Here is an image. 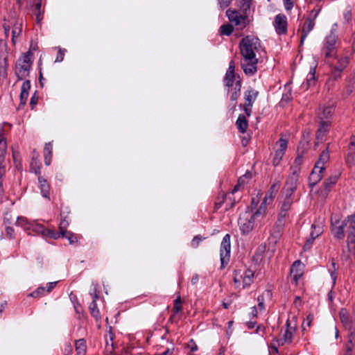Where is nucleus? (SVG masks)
I'll return each instance as SVG.
<instances>
[{"instance_id":"obj_1","label":"nucleus","mask_w":355,"mask_h":355,"mask_svg":"<svg viewBox=\"0 0 355 355\" xmlns=\"http://www.w3.org/2000/svg\"><path fill=\"white\" fill-rule=\"evenodd\" d=\"M239 49L243 56L241 65L244 73L247 76H253L257 71L256 54L262 50L260 40L253 35H247L240 41Z\"/></svg>"},{"instance_id":"obj_2","label":"nucleus","mask_w":355,"mask_h":355,"mask_svg":"<svg viewBox=\"0 0 355 355\" xmlns=\"http://www.w3.org/2000/svg\"><path fill=\"white\" fill-rule=\"evenodd\" d=\"M33 53L31 51L22 53L17 60L15 67V73L18 80H24L29 76L33 64L32 57Z\"/></svg>"},{"instance_id":"obj_3","label":"nucleus","mask_w":355,"mask_h":355,"mask_svg":"<svg viewBox=\"0 0 355 355\" xmlns=\"http://www.w3.org/2000/svg\"><path fill=\"white\" fill-rule=\"evenodd\" d=\"M338 46V36L331 31L324 39L321 53L326 58H336Z\"/></svg>"},{"instance_id":"obj_4","label":"nucleus","mask_w":355,"mask_h":355,"mask_svg":"<svg viewBox=\"0 0 355 355\" xmlns=\"http://www.w3.org/2000/svg\"><path fill=\"white\" fill-rule=\"evenodd\" d=\"M226 15L229 20L238 27V30H243L249 23L247 14L243 12L241 14L236 9H228L226 11Z\"/></svg>"},{"instance_id":"obj_5","label":"nucleus","mask_w":355,"mask_h":355,"mask_svg":"<svg viewBox=\"0 0 355 355\" xmlns=\"http://www.w3.org/2000/svg\"><path fill=\"white\" fill-rule=\"evenodd\" d=\"M230 235L227 234L223 238L220 248V268L223 269L228 264L230 258Z\"/></svg>"},{"instance_id":"obj_6","label":"nucleus","mask_w":355,"mask_h":355,"mask_svg":"<svg viewBox=\"0 0 355 355\" xmlns=\"http://www.w3.org/2000/svg\"><path fill=\"white\" fill-rule=\"evenodd\" d=\"M254 215L252 211H245L239 218V225L243 234H248L254 226Z\"/></svg>"},{"instance_id":"obj_7","label":"nucleus","mask_w":355,"mask_h":355,"mask_svg":"<svg viewBox=\"0 0 355 355\" xmlns=\"http://www.w3.org/2000/svg\"><path fill=\"white\" fill-rule=\"evenodd\" d=\"M254 272L250 269H247L244 275L241 274L240 270L234 271V282L235 284L240 285L241 281H243V288H248L254 281Z\"/></svg>"},{"instance_id":"obj_8","label":"nucleus","mask_w":355,"mask_h":355,"mask_svg":"<svg viewBox=\"0 0 355 355\" xmlns=\"http://www.w3.org/2000/svg\"><path fill=\"white\" fill-rule=\"evenodd\" d=\"M259 95V92L250 88L244 93L245 103L240 104L239 107L243 109L247 116H250L252 112V107Z\"/></svg>"},{"instance_id":"obj_9","label":"nucleus","mask_w":355,"mask_h":355,"mask_svg":"<svg viewBox=\"0 0 355 355\" xmlns=\"http://www.w3.org/2000/svg\"><path fill=\"white\" fill-rule=\"evenodd\" d=\"M341 322L347 330L348 334L355 333V316L351 315L346 309H341L339 312Z\"/></svg>"},{"instance_id":"obj_10","label":"nucleus","mask_w":355,"mask_h":355,"mask_svg":"<svg viewBox=\"0 0 355 355\" xmlns=\"http://www.w3.org/2000/svg\"><path fill=\"white\" fill-rule=\"evenodd\" d=\"M298 178L299 175L297 174V170H293L291 175H290L287 178L285 183L284 189L286 192V196L292 198L293 193L296 191L297 187Z\"/></svg>"},{"instance_id":"obj_11","label":"nucleus","mask_w":355,"mask_h":355,"mask_svg":"<svg viewBox=\"0 0 355 355\" xmlns=\"http://www.w3.org/2000/svg\"><path fill=\"white\" fill-rule=\"evenodd\" d=\"M345 225L347 230V242L350 244L355 243V214L348 216L345 220Z\"/></svg>"},{"instance_id":"obj_12","label":"nucleus","mask_w":355,"mask_h":355,"mask_svg":"<svg viewBox=\"0 0 355 355\" xmlns=\"http://www.w3.org/2000/svg\"><path fill=\"white\" fill-rule=\"evenodd\" d=\"M274 26L278 35H285L287 33V18L284 14H278L275 17Z\"/></svg>"},{"instance_id":"obj_13","label":"nucleus","mask_w":355,"mask_h":355,"mask_svg":"<svg viewBox=\"0 0 355 355\" xmlns=\"http://www.w3.org/2000/svg\"><path fill=\"white\" fill-rule=\"evenodd\" d=\"M286 329L283 335V338L278 341L279 345H283L284 344H291L293 341V335L295 333L296 327H291L289 320H286Z\"/></svg>"},{"instance_id":"obj_14","label":"nucleus","mask_w":355,"mask_h":355,"mask_svg":"<svg viewBox=\"0 0 355 355\" xmlns=\"http://www.w3.org/2000/svg\"><path fill=\"white\" fill-rule=\"evenodd\" d=\"M61 216V220L59 224V230L58 232L51 230V231L46 232L47 233L50 234V239H58L60 237V234L63 233H66L68 232L67 227L69 226V221L66 219L65 216H63L62 214H60Z\"/></svg>"},{"instance_id":"obj_15","label":"nucleus","mask_w":355,"mask_h":355,"mask_svg":"<svg viewBox=\"0 0 355 355\" xmlns=\"http://www.w3.org/2000/svg\"><path fill=\"white\" fill-rule=\"evenodd\" d=\"M303 265L299 260L294 261L291 266V277L296 284H297L299 279L303 275Z\"/></svg>"},{"instance_id":"obj_16","label":"nucleus","mask_w":355,"mask_h":355,"mask_svg":"<svg viewBox=\"0 0 355 355\" xmlns=\"http://www.w3.org/2000/svg\"><path fill=\"white\" fill-rule=\"evenodd\" d=\"M345 162L349 166L354 164L355 162V136H352L350 142L347 146V153Z\"/></svg>"},{"instance_id":"obj_17","label":"nucleus","mask_w":355,"mask_h":355,"mask_svg":"<svg viewBox=\"0 0 355 355\" xmlns=\"http://www.w3.org/2000/svg\"><path fill=\"white\" fill-rule=\"evenodd\" d=\"M315 26V21L312 18H306L302 28L300 36V46L303 45L305 39L309 33L313 29Z\"/></svg>"},{"instance_id":"obj_18","label":"nucleus","mask_w":355,"mask_h":355,"mask_svg":"<svg viewBox=\"0 0 355 355\" xmlns=\"http://www.w3.org/2000/svg\"><path fill=\"white\" fill-rule=\"evenodd\" d=\"M329 147H327L320 153L318 160L315 163L314 168L318 169L319 172H324V170H325L324 164H325V163H327L329 161Z\"/></svg>"},{"instance_id":"obj_19","label":"nucleus","mask_w":355,"mask_h":355,"mask_svg":"<svg viewBox=\"0 0 355 355\" xmlns=\"http://www.w3.org/2000/svg\"><path fill=\"white\" fill-rule=\"evenodd\" d=\"M339 221H336V224L331 223V232L334 236L338 239H343L345 237V220L339 224Z\"/></svg>"},{"instance_id":"obj_20","label":"nucleus","mask_w":355,"mask_h":355,"mask_svg":"<svg viewBox=\"0 0 355 355\" xmlns=\"http://www.w3.org/2000/svg\"><path fill=\"white\" fill-rule=\"evenodd\" d=\"M330 122L329 121H320L316 132L315 138L318 141L322 142L324 140L327 132L329 130Z\"/></svg>"},{"instance_id":"obj_21","label":"nucleus","mask_w":355,"mask_h":355,"mask_svg":"<svg viewBox=\"0 0 355 355\" xmlns=\"http://www.w3.org/2000/svg\"><path fill=\"white\" fill-rule=\"evenodd\" d=\"M39 188L40 193L44 198L50 200V184L47 180L43 176L38 177Z\"/></svg>"},{"instance_id":"obj_22","label":"nucleus","mask_w":355,"mask_h":355,"mask_svg":"<svg viewBox=\"0 0 355 355\" xmlns=\"http://www.w3.org/2000/svg\"><path fill=\"white\" fill-rule=\"evenodd\" d=\"M31 89V82L28 80H24L21 87V93L19 95L20 105H24L27 101L29 90Z\"/></svg>"},{"instance_id":"obj_23","label":"nucleus","mask_w":355,"mask_h":355,"mask_svg":"<svg viewBox=\"0 0 355 355\" xmlns=\"http://www.w3.org/2000/svg\"><path fill=\"white\" fill-rule=\"evenodd\" d=\"M6 150L7 142L5 137V131L3 128H0V162L5 161Z\"/></svg>"},{"instance_id":"obj_24","label":"nucleus","mask_w":355,"mask_h":355,"mask_svg":"<svg viewBox=\"0 0 355 355\" xmlns=\"http://www.w3.org/2000/svg\"><path fill=\"white\" fill-rule=\"evenodd\" d=\"M236 126L239 132L245 133L248 128V121L244 114H239L236 121Z\"/></svg>"},{"instance_id":"obj_25","label":"nucleus","mask_w":355,"mask_h":355,"mask_svg":"<svg viewBox=\"0 0 355 355\" xmlns=\"http://www.w3.org/2000/svg\"><path fill=\"white\" fill-rule=\"evenodd\" d=\"M279 187H280L279 182L272 184L270 186V188L268 192L266 193V195L265 196V197L263 198V199H265V202L268 201V204H270L272 202L276 194L277 193Z\"/></svg>"},{"instance_id":"obj_26","label":"nucleus","mask_w":355,"mask_h":355,"mask_svg":"<svg viewBox=\"0 0 355 355\" xmlns=\"http://www.w3.org/2000/svg\"><path fill=\"white\" fill-rule=\"evenodd\" d=\"M30 225V230L33 231V232H35L37 234H41L44 236L46 238H50V234L47 233L46 232L51 231V229H48L44 227L42 225L37 224V223H31Z\"/></svg>"},{"instance_id":"obj_27","label":"nucleus","mask_w":355,"mask_h":355,"mask_svg":"<svg viewBox=\"0 0 355 355\" xmlns=\"http://www.w3.org/2000/svg\"><path fill=\"white\" fill-rule=\"evenodd\" d=\"M324 172H319L318 169L313 168L309 178V186L313 188L323 177Z\"/></svg>"},{"instance_id":"obj_28","label":"nucleus","mask_w":355,"mask_h":355,"mask_svg":"<svg viewBox=\"0 0 355 355\" xmlns=\"http://www.w3.org/2000/svg\"><path fill=\"white\" fill-rule=\"evenodd\" d=\"M335 59H337V62L332 67L344 71L349 62V57L347 55L338 57L336 55Z\"/></svg>"},{"instance_id":"obj_29","label":"nucleus","mask_w":355,"mask_h":355,"mask_svg":"<svg viewBox=\"0 0 355 355\" xmlns=\"http://www.w3.org/2000/svg\"><path fill=\"white\" fill-rule=\"evenodd\" d=\"M53 154V144L51 142L46 143L44 148V164L49 166L51 162Z\"/></svg>"},{"instance_id":"obj_30","label":"nucleus","mask_w":355,"mask_h":355,"mask_svg":"<svg viewBox=\"0 0 355 355\" xmlns=\"http://www.w3.org/2000/svg\"><path fill=\"white\" fill-rule=\"evenodd\" d=\"M297 152V155L294 160L293 166H291V170L292 172L293 171V170H297V174L299 175V173L300 171V166L304 162L303 154L304 153V150H302V151L300 152V149L298 147Z\"/></svg>"},{"instance_id":"obj_31","label":"nucleus","mask_w":355,"mask_h":355,"mask_svg":"<svg viewBox=\"0 0 355 355\" xmlns=\"http://www.w3.org/2000/svg\"><path fill=\"white\" fill-rule=\"evenodd\" d=\"M339 175H340L330 176L329 178L325 180V181L324 182V191H322L324 192V195L327 196L329 194V193L331 191V187L337 182Z\"/></svg>"},{"instance_id":"obj_32","label":"nucleus","mask_w":355,"mask_h":355,"mask_svg":"<svg viewBox=\"0 0 355 355\" xmlns=\"http://www.w3.org/2000/svg\"><path fill=\"white\" fill-rule=\"evenodd\" d=\"M75 350L76 355H85L87 352V345L86 340L84 338H81L76 340L75 342Z\"/></svg>"},{"instance_id":"obj_33","label":"nucleus","mask_w":355,"mask_h":355,"mask_svg":"<svg viewBox=\"0 0 355 355\" xmlns=\"http://www.w3.org/2000/svg\"><path fill=\"white\" fill-rule=\"evenodd\" d=\"M334 112V107L333 106H327L323 107L321 112L320 109H319L318 116L321 119V121H322L324 119H328L330 118Z\"/></svg>"},{"instance_id":"obj_34","label":"nucleus","mask_w":355,"mask_h":355,"mask_svg":"<svg viewBox=\"0 0 355 355\" xmlns=\"http://www.w3.org/2000/svg\"><path fill=\"white\" fill-rule=\"evenodd\" d=\"M60 237L67 239L69 241V244L74 245L78 243V240L81 236H79L71 231H68L66 233L61 234Z\"/></svg>"},{"instance_id":"obj_35","label":"nucleus","mask_w":355,"mask_h":355,"mask_svg":"<svg viewBox=\"0 0 355 355\" xmlns=\"http://www.w3.org/2000/svg\"><path fill=\"white\" fill-rule=\"evenodd\" d=\"M241 95V92L232 90L231 94H230V103L228 106L230 110L234 112L236 110V106L237 103V100L239 98Z\"/></svg>"},{"instance_id":"obj_36","label":"nucleus","mask_w":355,"mask_h":355,"mask_svg":"<svg viewBox=\"0 0 355 355\" xmlns=\"http://www.w3.org/2000/svg\"><path fill=\"white\" fill-rule=\"evenodd\" d=\"M348 340L346 343V351L345 354H349L352 355V350L355 346V333L347 334Z\"/></svg>"},{"instance_id":"obj_37","label":"nucleus","mask_w":355,"mask_h":355,"mask_svg":"<svg viewBox=\"0 0 355 355\" xmlns=\"http://www.w3.org/2000/svg\"><path fill=\"white\" fill-rule=\"evenodd\" d=\"M89 309L91 315L95 318V320L97 322L101 320V315L100 313V311L97 306L96 302H92L89 304Z\"/></svg>"},{"instance_id":"obj_38","label":"nucleus","mask_w":355,"mask_h":355,"mask_svg":"<svg viewBox=\"0 0 355 355\" xmlns=\"http://www.w3.org/2000/svg\"><path fill=\"white\" fill-rule=\"evenodd\" d=\"M293 198L285 196V198L280 207V212L288 215V211L291 208Z\"/></svg>"},{"instance_id":"obj_39","label":"nucleus","mask_w":355,"mask_h":355,"mask_svg":"<svg viewBox=\"0 0 355 355\" xmlns=\"http://www.w3.org/2000/svg\"><path fill=\"white\" fill-rule=\"evenodd\" d=\"M236 1L238 3L237 6L239 8L240 10L242 12L247 14V12L250 8L252 0H236Z\"/></svg>"},{"instance_id":"obj_40","label":"nucleus","mask_w":355,"mask_h":355,"mask_svg":"<svg viewBox=\"0 0 355 355\" xmlns=\"http://www.w3.org/2000/svg\"><path fill=\"white\" fill-rule=\"evenodd\" d=\"M30 171L37 175V178L40 176H42L41 175L40 165L39 164V162L37 159H35L34 157L32 159L31 163Z\"/></svg>"},{"instance_id":"obj_41","label":"nucleus","mask_w":355,"mask_h":355,"mask_svg":"<svg viewBox=\"0 0 355 355\" xmlns=\"http://www.w3.org/2000/svg\"><path fill=\"white\" fill-rule=\"evenodd\" d=\"M235 73H230L229 71H226V73L223 79L225 85L228 87H232L233 83L235 80Z\"/></svg>"},{"instance_id":"obj_42","label":"nucleus","mask_w":355,"mask_h":355,"mask_svg":"<svg viewBox=\"0 0 355 355\" xmlns=\"http://www.w3.org/2000/svg\"><path fill=\"white\" fill-rule=\"evenodd\" d=\"M284 225L276 223L274 225L271 230V235L275 238H279L282 236Z\"/></svg>"},{"instance_id":"obj_43","label":"nucleus","mask_w":355,"mask_h":355,"mask_svg":"<svg viewBox=\"0 0 355 355\" xmlns=\"http://www.w3.org/2000/svg\"><path fill=\"white\" fill-rule=\"evenodd\" d=\"M233 31L234 28L232 24H225L220 27L219 32L220 35L229 36L232 33Z\"/></svg>"},{"instance_id":"obj_44","label":"nucleus","mask_w":355,"mask_h":355,"mask_svg":"<svg viewBox=\"0 0 355 355\" xmlns=\"http://www.w3.org/2000/svg\"><path fill=\"white\" fill-rule=\"evenodd\" d=\"M315 68L311 67L306 78V87H309L315 84Z\"/></svg>"},{"instance_id":"obj_45","label":"nucleus","mask_w":355,"mask_h":355,"mask_svg":"<svg viewBox=\"0 0 355 355\" xmlns=\"http://www.w3.org/2000/svg\"><path fill=\"white\" fill-rule=\"evenodd\" d=\"M225 194L224 192H222L218 194V196L217 197L215 203H214V211L216 212L223 205L225 202Z\"/></svg>"},{"instance_id":"obj_46","label":"nucleus","mask_w":355,"mask_h":355,"mask_svg":"<svg viewBox=\"0 0 355 355\" xmlns=\"http://www.w3.org/2000/svg\"><path fill=\"white\" fill-rule=\"evenodd\" d=\"M8 46L5 41L0 40V60H8Z\"/></svg>"},{"instance_id":"obj_47","label":"nucleus","mask_w":355,"mask_h":355,"mask_svg":"<svg viewBox=\"0 0 355 355\" xmlns=\"http://www.w3.org/2000/svg\"><path fill=\"white\" fill-rule=\"evenodd\" d=\"M267 204H268V201L265 202V199H263L259 207L256 210L254 213H252V214L254 215V218L264 215L266 214L267 210Z\"/></svg>"},{"instance_id":"obj_48","label":"nucleus","mask_w":355,"mask_h":355,"mask_svg":"<svg viewBox=\"0 0 355 355\" xmlns=\"http://www.w3.org/2000/svg\"><path fill=\"white\" fill-rule=\"evenodd\" d=\"M8 60H0V77L5 78L7 76Z\"/></svg>"},{"instance_id":"obj_49","label":"nucleus","mask_w":355,"mask_h":355,"mask_svg":"<svg viewBox=\"0 0 355 355\" xmlns=\"http://www.w3.org/2000/svg\"><path fill=\"white\" fill-rule=\"evenodd\" d=\"M331 266H332V269H329L330 275H331V279L333 281V284L335 285L336 281L337 279V275L336 273V271L338 267L337 266L336 260L334 258L331 259Z\"/></svg>"},{"instance_id":"obj_50","label":"nucleus","mask_w":355,"mask_h":355,"mask_svg":"<svg viewBox=\"0 0 355 355\" xmlns=\"http://www.w3.org/2000/svg\"><path fill=\"white\" fill-rule=\"evenodd\" d=\"M343 71H342V70L337 69L332 67L331 73V76L329 78V81H332V80L336 81V80H338L339 79H340L341 74H342Z\"/></svg>"},{"instance_id":"obj_51","label":"nucleus","mask_w":355,"mask_h":355,"mask_svg":"<svg viewBox=\"0 0 355 355\" xmlns=\"http://www.w3.org/2000/svg\"><path fill=\"white\" fill-rule=\"evenodd\" d=\"M46 291V287L44 286H40L37 288L36 290L31 293L28 296H31L32 297H40L42 296H44L45 295Z\"/></svg>"},{"instance_id":"obj_52","label":"nucleus","mask_w":355,"mask_h":355,"mask_svg":"<svg viewBox=\"0 0 355 355\" xmlns=\"http://www.w3.org/2000/svg\"><path fill=\"white\" fill-rule=\"evenodd\" d=\"M277 145L278 146L277 150L285 153V151L287 148L288 141L285 139L280 138L277 142Z\"/></svg>"},{"instance_id":"obj_53","label":"nucleus","mask_w":355,"mask_h":355,"mask_svg":"<svg viewBox=\"0 0 355 355\" xmlns=\"http://www.w3.org/2000/svg\"><path fill=\"white\" fill-rule=\"evenodd\" d=\"M16 224L19 226L24 227L25 230H30L31 223H28L27 219L24 217H18L16 221Z\"/></svg>"},{"instance_id":"obj_54","label":"nucleus","mask_w":355,"mask_h":355,"mask_svg":"<svg viewBox=\"0 0 355 355\" xmlns=\"http://www.w3.org/2000/svg\"><path fill=\"white\" fill-rule=\"evenodd\" d=\"M182 310V302L180 296H178L177 298L174 300V304L173 308V312L174 314H176Z\"/></svg>"},{"instance_id":"obj_55","label":"nucleus","mask_w":355,"mask_h":355,"mask_svg":"<svg viewBox=\"0 0 355 355\" xmlns=\"http://www.w3.org/2000/svg\"><path fill=\"white\" fill-rule=\"evenodd\" d=\"M285 153H282L277 150H275V155L272 159V164L275 166H277L279 164L281 160L282 159V157Z\"/></svg>"},{"instance_id":"obj_56","label":"nucleus","mask_w":355,"mask_h":355,"mask_svg":"<svg viewBox=\"0 0 355 355\" xmlns=\"http://www.w3.org/2000/svg\"><path fill=\"white\" fill-rule=\"evenodd\" d=\"M311 228L312 231L310 236H313L314 239H316L322 233V230L320 226H317L316 225L313 224L311 225Z\"/></svg>"},{"instance_id":"obj_57","label":"nucleus","mask_w":355,"mask_h":355,"mask_svg":"<svg viewBox=\"0 0 355 355\" xmlns=\"http://www.w3.org/2000/svg\"><path fill=\"white\" fill-rule=\"evenodd\" d=\"M41 7H42V2H37L35 5V10L36 11L35 15H36L37 22H39L42 19L41 15L42 14V11H41Z\"/></svg>"},{"instance_id":"obj_58","label":"nucleus","mask_w":355,"mask_h":355,"mask_svg":"<svg viewBox=\"0 0 355 355\" xmlns=\"http://www.w3.org/2000/svg\"><path fill=\"white\" fill-rule=\"evenodd\" d=\"M203 239L204 238L200 234L194 236L191 241V245L193 248H196L199 245L200 243L203 240Z\"/></svg>"},{"instance_id":"obj_59","label":"nucleus","mask_w":355,"mask_h":355,"mask_svg":"<svg viewBox=\"0 0 355 355\" xmlns=\"http://www.w3.org/2000/svg\"><path fill=\"white\" fill-rule=\"evenodd\" d=\"M187 347L189 349L191 352H195L198 349V347L193 339H191L189 341V343L187 344Z\"/></svg>"},{"instance_id":"obj_60","label":"nucleus","mask_w":355,"mask_h":355,"mask_svg":"<svg viewBox=\"0 0 355 355\" xmlns=\"http://www.w3.org/2000/svg\"><path fill=\"white\" fill-rule=\"evenodd\" d=\"M288 215L286 214H283L282 212H280L278 214L277 220L275 222L276 223L284 225L286 224V218Z\"/></svg>"},{"instance_id":"obj_61","label":"nucleus","mask_w":355,"mask_h":355,"mask_svg":"<svg viewBox=\"0 0 355 355\" xmlns=\"http://www.w3.org/2000/svg\"><path fill=\"white\" fill-rule=\"evenodd\" d=\"M232 1V0H217L218 6L222 10L227 8L231 4Z\"/></svg>"},{"instance_id":"obj_62","label":"nucleus","mask_w":355,"mask_h":355,"mask_svg":"<svg viewBox=\"0 0 355 355\" xmlns=\"http://www.w3.org/2000/svg\"><path fill=\"white\" fill-rule=\"evenodd\" d=\"M65 52H66L65 49H59L58 53H57L56 58L55 60V62H62L64 59Z\"/></svg>"},{"instance_id":"obj_63","label":"nucleus","mask_w":355,"mask_h":355,"mask_svg":"<svg viewBox=\"0 0 355 355\" xmlns=\"http://www.w3.org/2000/svg\"><path fill=\"white\" fill-rule=\"evenodd\" d=\"M39 96L37 94V92L35 91L33 95L31 98L30 101V105L31 107V109L33 110L35 106L37 105L38 101Z\"/></svg>"},{"instance_id":"obj_64","label":"nucleus","mask_w":355,"mask_h":355,"mask_svg":"<svg viewBox=\"0 0 355 355\" xmlns=\"http://www.w3.org/2000/svg\"><path fill=\"white\" fill-rule=\"evenodd\" d=\"M21 32V24H15L12 31V35L13 37H17Z\"/></svg>"}]
</instances>
